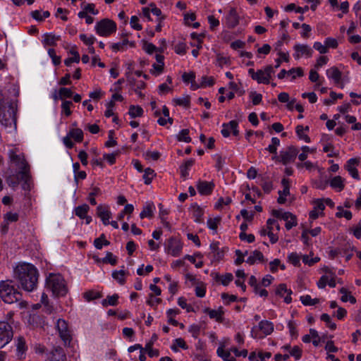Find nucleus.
I'll return each mask as SVG.
<instances>
[{
  "label": "nucleus",
  "mask_w": 361,
  "mask_h": 361,
  "mask_svg": "<svg viewBox=\"0 0 361 361\" xmlns=\"http://www.w3.org/2000/svg\"><path fill=\"white\" fill-rule=\"evenodd\" d=\"M224 348L225 344L221 343L216 350L218 356L221 357L224 361H236L235 358L231 357V351L225 350Z\"/></svg>",
  "instance_id": "25"
},
{
  "label": "nucleus",
  "mask_w": 361,
  "mask_h": 361,
  "mask_svg": "<svg viewBox=\"0 0 361 361\" xmlns=\"http://www.w3.org/2000/svg\"><path fill=\"white\" fill-rule=\"evenodd\" d=\"M59 39L60 36L54 34H45L43 36L42 42L44 45L54 46Z\"/></svg>",
  "instance_id": "29"
},
{
  "label": "nucleus",
  "mask_w": 361,
  "mask_h": 361,
  "mask_svg": "<svg viewBox=\"0 0 361 361\" xmlns=\"http://www.w3.org/2000/svg\"><path fill=\"white\" fill-rule=\"evenodd\" d=\"M330 186L336 191L341 192L345 187L344 178L340 176L334 177L329 181Z\"/></svg>",
  "instance_id": "23"
},
{
  "label": "nucleus",
  "mask_w": 361,
  "mask_h": 361,
  "mask_svg": "<svg viewBox=\"0 0 361 361\" xmlns=\"http://www.w3.org/2000/svg\"><path fill=\"white\" fill-rule=\"evenodd\" d=\"M295 131H296L297 135L298 136V137L300 140H302L306 142H310V138L309 137V136L304 133L305 129L302 126H300V125L297 126L296 128H295Z\"/></svg>",
  "instance_id": "41"
},
{
  "label": "nucleus",
  "mask_w": 361,
  "mask_h": 361,
  "mask_svg": "<svg viewBox=\"0 0 361 361\" xmlns=\"http://www.w3.org/2000/svg\"><path fill=\"white\" fill-rule=\"evenodd\" d=\"M233 276L230 273H227L223 276H219V275L216 276V279L217 281H221V283L224 286H227L233 280Z\"/></svg>",
  "instance_id": "43"
},
{
  "label": "nucleus",
  "mask_w": 361,
  "mask_h": 361,
  "mask_svg": "<svg viewBox=\"0 0 361 361\" xmlns=\"http://www.w3.org/2000/svg\"><path fill=\"white\" fill-rule=\"evenodd\" d=\"M250 97L251 98L254 105L259 104L262 99V95L261 94L257 93L256 92H251L250 93Z\"/></svg>",
  "instance_id": "58"
},
{
  "label": "nucleus",
  "mask_w": 361,
  "mask_h": 361,
  "mask_svg": "<svg viewBox=\"0 0 361 361\" xmlns=\"http://www.w3.org/2000/svg\"><path fill=\"white\" fill-rule=\"evenodd\" d=\"M82 8L85 10L87 13H90L93 15H97L99 13L98 10L95 9V6L94 4H83Z\"/></svg>",
  "instance_id": "56"
},
{
  "label": "nucleus",
  "mask_w": 361,
  "mask_h": 361,
  "mask_svg": "<svg viewBox=\"0 0 361 361\" xmlns=\"http://www.w3.org/2000/svg\"><path fill=\"white\" fill-rule=\"evenodd\" d=\"M326 75L332 79L336 84H339L341 79V72L336 67H331L326 70Z\"/></svg>",
  "instance_id": "24"
},
{
  "label": "nucleus",
  "mask_w": 361,
  "mask_h": 361,
  "mask_svg": "<svg viewBox=\"0 0 361 361\" xmlns=\"http://www.w3.org/2000/svg\"><path fill=\"white\" fill-rule=\"evenodd\" d=\"M248 73L251 78L253 80H257L258 83H269V77L267 76L264 69H260L255 72L254 69L250 68L249 69Z\"/></svg>",
  "instance_id": "13"
},
{
  "label": "nucleus",
  "mask_w": 361,
  "mask_h": 361,
  "mask_svg": "<svg viewBox=\"0 0 361 361\" xmlns=\"http://www.w3.org/2000/svg\"><path fill=\"white\" fill-rule=\"evenodd\" d=\"M183 248V244L176 238H171L166 244V251L173 257L180 255Z\"/></svg>",
  "instance_id": "8"
},
{
  "label": "nucleus",
  "mask_w": 361,
  "mask_h": 361,
  "mask_svg": "<svg viewBox=\"0 0 361 361\" xmlns=\"http://www.w3.org/2000/svg\"><path fill=\"white\" fill-rule=\"evenodd\" d=\"M18 148H13L8 152V156L11 161L15 164L16 166L20 169L21 180H23L22 188L25 190H30V166L27 162L23 153H18Z\"/></svg>",
  "instance_id": "2"
},
{
  "label": "nucleus",
  "mask_w": 361,
  "mask_h": 361,
  "mask_svg": "<svg viewBox=\"0 0 361 361\" xmlns=\"http://www.w3.org/2000/svg\"><path fill=\"white\" fill-rule=\"evenodd\" d=\"M11 281L0 283V297L6 303L11 304L20 300L21 293L11 284Z\"/></svg>",
  "instance_id": "4"
},
{
  "label": "nucleus",
  "mask_w": 361,
  "mask_h": 361,
  "mask_svg": "<svg viewBox=\"0 0 361 361\" xmlns=\"http://www.w3.org/2000/svg\"><path fill=\"white\" fill-rule=\"evenodd\" d=\"M13 274L23 290L30 292L36 288L39 274L32 264L29 263L18 264L14 269Z\"/></svg>",
  "instance_id": "1"
},
{
  "label": "nucleus",
  "mask_w": 361,
  "mask_h": 361,
  "mask_svg": "<svg viewBox=\"0 0 361 361\" xmlns=\"http://www.w3.org/2000/svg\"><path fill=\"white\" fill-rule=\"evenodd\" d=\"M182 78H183V80L185 82H190L191 83V88L192 90H196L199 87V85L197 84H196L195 82V73L191 72V73H184L183 75H182Z\"/></svg>",
  "instance_id": "33"
},
{
  "label": "nucleus",
  "mask_w": 361,
  "mask_h": 361,
  "mask_svg": "<svg viewBox=\"0 0 361 361\" xmlns=\"http://www.w3.org/2000/svg\"><path fill=\"white\" fill-rule=\"evenodd\" d=\"M102 262L103 263H109L111 265H115L117 263V257L111 252H107L106 257L102 259Z\"/></svg>",
  "instance_id": "48"
},
{
  "label": "nucleus",
  "mask_w": 361,
  "mask_h": 361,
  "mask_svg": "<svg viewBox=\"0 0 361 361\" xmlns=\"http://www.w3.org/2000/svg\"><path fill=\"white\" fill-rule=\"evenodd\" d=\"M5 178L7 184L13 188H15L18 185L20 180L23 181L21 180L20 171L18 173H13L11 171V173L7 175Z\"/></svg>",
  "instance_id": "22"
},
{
  "label": "nucleus",
  "mask_w": 361,
  "mask_h": 361,
  "mask_svg": "<svg viewBox=\"0 0 361 361\" xmlns=\"http://www.w3.org/2000/svg\"><path fill=\"white\" fill-rule=\"evenodd\" d=\"M188 134H189V130L188 129L182 130L178 135V140L179 141L185 142H190L191 139L189 137Z\"/></svg>",
  "instance_id": "54"
},
{
  "label": "nucleus",
  "mask_w": 361,
  "mask_h": 361,
  "mask_svg": "<svg viewBox=\"0 0 361 361\" xmlns=\"http://www.w3.org/2000/svg\"><path fill=\"white\" fill-rule=\"evenodd\" d=\"M327 284L330 287H335L336 281L333 278L329 279L328 276H322L317 283V286L319 288H324Z\"/></svg>",
  "instance_id": "31"
},
{
  "label": "nucleus",
  "mask_w": 361,
  "mask_h": 361,
  "mask_svg": "<svg viewBox=\"0 0 361 361\" xmlns=\"http://www.w3.org/2000/svg\"><path fill=\"white\" fill-rule=\"evenodd\" d=\"M173 102L180 106H188L190 104V99L188 97H183L173 99Z\"/></svg>",
  "instance_id": "62"
},
{
  "label": "nucleus",
  "mask_w": 361,
  "mask_h": 361,
  "mask_svg": "<svg viewBox=\"0 0 361 361\" xmlns=\"http://www.w3.org/2000/svg\"><path fill=\"white\" fill-rule=\"evenodd\" d=\"M4 221L7 224L11 222H16L18 220V214L17 213L8 212L4 216Z\"/></svg>",
  "instance_id": "53"
},
{
  "label": "nucleus",
  "mask_w": 361,
  "mask_h": 361,
  "mask_svg": "<svg viewBox=\"0 0 361 361\" xmlns=\"http://www.w3.org/2000/svg\"><path fill=\"white\" fill-rule=\"evenodd\" d=\"M46 288L55 296H64L68 288L63 277L61 274H49L46 279Z\"/></svg>",
  "instance_id": "3"
},
{
  "label": "nucleus",
  "mask_w": 361,
  "mask_h": 361,
  "mask_svg": "<svg viewBox=\"0 0 361 361\" xmlns=\"http://www.w3.org/2000/svg\"><path fill=\"white\" fill-rule=\"evenodd\" d=\"M16 347L18 355H22L26 351L25 341L23 337L18 338Z\"/></svg>",
  "instance_id": "44"
},
{
  "label": "nucleus",
  "mask_w": 361,
  "mask_h": 361,
  "mask_svg": "<svg viewBox=\"0 0 361 361\" xmlns=\"http://www.w3.org/2000/svg\"><path fill=\"white\" fill-rule=\"evenodd\" d=\"M267 235L270 239V241L271 243H275L277 242L279 238L274 233V227H272V224H276V230L279 231L280 230V226L277 223V221L272 219H269L267 222Z\"/></svg>",
  "instance_id": "18"
},
{
  "label": "nucleus",
  "mask_w": 361,
  "mask_h": 361,
  "mask_svg": "<svg viewBox=\"0 0 361 361\" xmlns=\"http://www.w3.org/2000/svg\"><path fill=\"white\" fill-rule=\"evenodd\" d=\"M13 336L12 326L7 322H0V348L7 345Z\"/></svg>",
  "instance_id": "7"
},
{
  "label": "nucleus",
  "mask_w": 361,
  "mask_h": 361,
  "mask_svg": "<svg viewBox=\"0 0 361 361\" xmlns=\"http://www.w3.org/2000/svg\"><path fill=\"white\" fill-rule=\"evenodd\" d=\"M0 123L5 128L9 129L8 132L12 130H16L15 110L11 105L4 107V109H0Z\"/></svg>",
  "instance_id": "5"
},
{
  "label": "nucleus",
  "mask_w": 361,
  "mask_h": 361,
  "mask_svg": "<svg viewBox=\"0 0 361 361\" xmlns=\"http://www.w3.org/2000/svg\"><path fill=\"white\" fill-rule=\"evenodd\" d=\"M97 214L104 225L106 226L109 224V219L111 216V213L107 206L99 205L97 208Z\"/></svg>",
  "instance_id": "15"
},
{
  "label": "nucleus",
  "mask_w": 361,
  "mask_h": 361,
  "mask_svg": "<svg viewBox=\"0 0 361 361\" xmlns=\"http://www.w3.org/2000/svg\"><path fill=\"white\" fill-rule=\"evenodd\" d=\"M80 39L87 45H92L95 42V37L93 36L87 37L85 34L80 35Z\"/></svg>",
  "instance_id": "59"
},
{
  "label": "nucleus",
  "mask_w": 361,
  "mask_h": 361,
  "mask_svg": "<svg viewBox=\"0 0 361 361\" xmlns=\"http://www.w3.org/2000/svg\"><path fill=\"white\" fill-rule=\"evenodd\" d=\"M214 84V78L212 77H207L203 76L202 78V81L200 82V85H199V87H206V86H212Z\"/></svg>",
  "instance_id": "61"
},
{
  "label": "nucleus",
  "mask_w": 361,
  "mask_h": 361,
  "mask_svg": "<svg viewBox=\"0 0 361 361\" xmlns=\"http://www.w3.org/2000/svg\"><path fill=\"white\" fill-rule=\"evenodd\" d=\"M300 301L304 305H314L319 302L318 298H312L309 295H302L300 297Z\"/></svg>",
  "instance_id": "36"
},
{
  "label": "nucleus",
  "mask_w": 361,
  "mask_h": 361,
  "mask_svg": "<svg viewBox=\"0 0 361 361\" xmlns=\"http://www.w3.org/2000/svg\"><path fill=\"white\" fill-rule=\"evenodd\" d=\"M288 261L294 266L300 265V257L296 252H292L288 255Z\"/></svg>",
  "instance_id": "57"
},
{
  "label": "nucleus",
  "mask_w": 361,
  "mask_h": 361,
  "mask_svg": "<svg viewBox=\"0 0 361 361\" xmlns=\"http://www.w3.org/2000/svg\"><path fill=\"white\" fill-rule=\"evenodd\" d=\"M360 165H361V158L354 157L346 162L344 168L354 179L360 180V175L357 169Z\"/></svg>",
  "instance_id": "9"
},
{
  "label": "nucleus",
  "mask_w": 361,
  "mask_h": 361,
  "mask_svg": "<svg viewBox=\"0 0 361 361\" xmlns=\"http://www.w3.org/2000/svg\"><path fill=\"white\" fill-rule=\"evenodd\" d=\"M50 16L49 11H43L42 13L39 11H35L32 12V16L33 18L37 20H42L44 18H48Z\"/></svg>",
  "instance_id": "46"
},
{
  "label": "nucleus",
  "mask_w": 361,
  "mask_h": 361,
  "mask_svg": "<svg viewBox=\"0 0 361 361\" xmlns=\"http://www.w3.org/2000/svg\"><path fill=\"white\" fill-rule=\"evenodd\" d=\"M276 293L277 295H280L281 297L284 298V301L286 303H290L292 300L290 295L292 293L291 290L288 289L286 284L281 283L280 284L276 290Z\"/></svg>",
  "instance_id": "21"
},
{
  "label": "nucleus",
  "mask_w": 361,
  "mask_h": 361,
  "mask_svg": "<svg viewBox=\"0 0 361 361\" xmlns=\"http://www.w3.org/2000/svg\"><path fill=\"white\" fill-rule=\"evenodd\" d=\"M226 23L228 27H235L239 23V16L235 8H231L226 16Z\"/></svg>",
  "instance_id": "17"
},
{
  "label": "nucleus",
  "mask_w": 361,
  "mask_h": 361,
  "mask_svg": "<svg viewBox=\"0 0 361 361\" xmlns=\"http://www.w3.org/2000/svg\"><path fill=\"white\" fill-rule=\"evenodd\" d=\"M196 186L200 194L208 195L212 193L214 184L212 182L199 180Z\"/></svg>",
  "instance_id": "14"
},
{
  "label": "nucleus",
  "mask_w": 361,
  "mask_h": 361,
  "mask_svg": "<svg viewBox=\"0 0 361 361\" xmlns=\"http://www.w3.org/2000/svg\"><path fill=\"white\" fill-rule=\"evenodd\" d=\"M281 183L283 186V189L282 191L279 192V197L277 201L279 204H284L286 201V197L290 194L289 180L286 178H283Z\"/></svg>",
  "instance_id": "20"
},
{
  "label": "nucleus",
  "mask_w": 361,
  "mask_h": 361,
  "mask_svg": "<svg viewBox=\"0 0 361 361\" xmlns=\"http://www.w3.org/2000/svg\"><path fill=\"white\" fill-rule=\"evenodd\" d=\"M109 243H110L109 241L104 239V235H102L101 237L96 238L94 241V245L95 247L97 249H102L103 245H109Z\"/></svg>",
  "instance_id": "50"
},
{
  "label": "nucleus",
  "mask_w": 361,
  "mask_h": 361,
  "mask_svg": "<svg viewBox=\"0 0 361 361\" xmlns=\"http://www.w3.org/2000/svg\"><path fill=\"white\" fill-rule=\"evenodd\" d=\"M220 221H221V218L219 216H216L214 218H209L207 222V226L211 230L216 231L218 225L219 224Z\"/></svg>",
  "instance_id": "42"
},
{
  "label": "nucleus",
  "mask_w": 361,
  "mask_h": 361,
  "mask_svg": "<svg viewBox=\"0 0 361 361\" xmlns=\"http://www.w3.org/2000/svg\"><path fill=\"white\" fill-rule=\"evenodd\" d=\"M97 33L102 37H107L116 30V23L107 18L99 21L95 25Z\"/></svg>",
  "instance_id": "6"
},
{
  "label": "nucleus",
  "mask_w": 361,
  "mask_h": 361,
  "mask_svg": "<svg viewBox=\"0 0 361 361\" xmlns=\"http://www.w3.org/2000/svg\"><path fill=\"white\" fill-rule=\"evenodd\" d=\"M56 326L59 331V336L65 344L69 343L71 339V336L67 322L64 319H59Z\"/></svg>",
  "instance_id": "10"
},
{
  "label": "nucleus",
  "mask_w": 361,
  "mask_h": 361,
  "mask_svg": "<svg viewBox=\"0 0 361 361\" xmlns=\"http://www.w3.org/2000/svg\"><path fill=\"white\" fill-rule=\"evenodd\" d=\"M154 176H155V173H154V170H152L150 168H147L144 171V174H143V179L145 180V183L147 185H149V183H151L152 179L154 178Z\"/></svg>",
  "instance_id": "40"
},
{
  "label": "nucleus",
  "mask_w": 361,
  "mask_h": 361,
  "mask_svg": "<svg viewBox=\"0 0 361 361\" xmlns=\"http://www.w3.org/2000/svg\"><path fill=\"white\" fill-rule=\"evenodd\" d=\"M257 261H259V262L264 261L263 254L260 251H258V250H255L252 252H251L250 255L245 260V262L250 264H253Z\"/></svg>",
  "instance_id": "27"
},
{
  "label": "nucleus",
  "mask_w": 361,
  "mask_h": 361,
  "mask_svg": "<svg viewBox=\"0 0 361 361\" xmlns=\"http://www.w3.org/2000/svg\"><path fill=\"white\" fill-rule=\"evenodd\" d=\"M154 206L153 203H147L146 204L141 213L140 214V216L141 219L144 218H152L153 216V209Z\"/></svg>",
  "instance_id": "32"
},
{
  "label": "nucleus",
  "mask_w": 361,
  "mask_h": 361,
  "mask_svg": "<svg viewBox=\"0 0 361 361\" xmlns=\"http://www.w3.org/2000/svg\"><path fill=\"white\" fill-rule=\"evenodd\" d=\"M156 59L157 63L153 64L152 66L154 71L152 73L159 75L163 71L164 69V56L159 54H157Z\"/></svg>",
  "instance_id": "34"
},
{
  "label": "nucleus",
  "mask_w": 361,
  "mask_h": 361,
  "mask_svg": "<svg viewBox=\"0 0 361 361\" xmlns=\"http://www.w3.org/2000/svg\"><path fill=\"white\" fill-rule=\"evenodd\" d=\"M68 135L77 142H80L83 140V132L78 128L70 129Z\"/></svg>",
  "instance_id": "28"
},
{
  "label": "nucleus",
  "mask_w": 361,
  "mask_h": 361,
  "mask_svg": "<svg viewBox=\"0 0 361 361\" xmlns=\"http://www.w3.org/2000/svg\"><path fill=\"white\" fill-rule=\"evenodd\" d=\"M321 320L326 324V326L331 330L336 328V324L331 321L330 316L328 314L324 313L321 315Z\"/></svg>",
  "instance_id": "45"
},
{
  "label": "nucleus",
  "mask_w": 361,
  "mask_h": 361,
  "mask_svg": "<svg viewBox=\"0 0 361 361\" xmlns=\"http://www.w3.org/2000/svg\"><path fill=\"white\" fill-rule=\"evenodd\" d=\"M190 211L195 218V221L198 223L201 222L204 214L203 209L200 206L195 204L191 207Z\"/></svg>",
  "instance_id": "30"
},
{
  "label": "nucleus",
  "mask_w": 361,
  "mask_h": 361,
  "mask_svg": "<svg viewBox=\"0 0 361 361\" xmlns=\"http://www.w3.org/2000/svg\"><path fill=\"white\" fill-rule=\"evenodd\" d=\"M70 52L73 55V56H71V58L66 59L64 61L65 64L67 66H71L72 63H74V62L78 63L80 61V55L76 50L71 49Z\"/></svg>",
  "instance_id": "39"
},
{
  "label": "nucleus",
  "mask_w": 361,
  "mask_h": 361,
  "mask_svg": "<svg viewBox=\"0 0 361 361\" xmlns=\"http://www.w3.org/2000/svg\"><path fill=\"white\" fill-rule=\"evenodd\" d=\"M73 95V92L71 89L66 87H61L59 90V97L60 99L63 100L66 98H70Z\"/></svg>",
  "instance_id": "47"
},
{
  "label": "nucleus",
  "mask_w": 361,
  "mask_h": 361,
  "mask_svg": "<svg viewBox=\"0 0 361 361\" xmlns=\"http://www.w3.org/2000/svg\"><path fill=\"white\" fill-rule=\"evenodd\" d=\"M295 53L293 56L295 59H299L300 57L305 56L310 57L312 55V49L307 44H295L294 46Z\"/></svg>",
  "instance_id": "12"
},
{
  "label": "nucleus",
  "mask_w": 361,
  "mask_h": 361,
  "mask_svg": "<svg viewBox=\"0 0 361 361\" xmlns=\"http://www.w3.org/2000/svg\"><path fill=\"white\" fill-rule=\"evenodd\" d=\"M258 327L264 336L271 334L274 331V324L267 320L261 321Z\"/></svg>",
  "instance_id": "26"
},
{
  "label": "nucleus",
  "mask_w": 361,
  "mask_h": 361,
  "mask_svg": "<svg viewBox=\"0 0 361 361\" xmlns=\"http://www.w3.org/2000/svg\"><path fill=\"white\" fill-rule=\"evenodd\" d=\"M288 75H291L293 79H295L296 76H302L303 71L301 68H291L288 71Z\"/></svg>",
  "instance_id": "60"
},
{
  "label": "nucleus",
  "mask_w": 361,
  "mask_h": 361,
  "mask_svg": "<svg viewBox=\"0 0 361 361\" xmlns=\"http://www.w3.org/2000/svg\"><path fill=\"white\" fill-rule=\"evenodd\" d=\"M298 153L297 148L293 146L288 147L286 149L280 152V161L284 165L293 162Z\"/></svg>",
  "instance_id": "11"
},
{
  "label": "nucleus",
  "mask_w": 361,
  "mask_h": 361,
  "mask_svg": "<svg viewBox=\"0 0 361 361\" xmlns=\"http://www.w3.org/2000/svg\"><path fill=\"white\" fill-rule=\"evenodd\" d=\"M118 295L114 294L113 295H109L106 299L102 300V305L106 307L108 305H116L118 303Z\"/></svg>",
  "instance_id": "38"
},
{
  "label": "nucleus",
  "mask_w": 361,
  "mask_h": 361,
  "mask_svg": "<svg viewBox=\"0 0 361 361\" xmlns=\"http://www.w3.org/2000/svg\"><path fill=\"white\" fill-rule=\"evenodd\" d=\"M130 24L131 27L136 30H142V25L139 23V19L136 16L131 17Z\"/></svg>",
  "instance_id": "63"
},
{
  "label": "nucleus",
  "mask_w": 361,
  "mask_h": 361,
  "mask_svg": "<svg viewBox=\"0 0 361 361\" xmlns=\"http://www.w3.org/2000/svg\"><path fill=\"white\" fill-rule=\"evenodd\" d=\"M73 105L71 101H64L61 104L62 114L69 116L71 114V106Z\"/></svg>",
  "instance_id": "52"
},
{
  "label": "nucleus",
  "mask_w": 361,
  "mask_h": 361,
  "mask_svg": "<svg viewBox=\"0 0 361 361\" xmlns=\"http://www.w3.org/2000/svg\"><path fill=\"white\" fill-rule=\"evenodd\" d=\"M83 297L87 301L90 302L92 300L100 298L101 295L97 292H95L94 290H89L84 293Z\"/></svg>",
  "instance_id": "51"
},
{
  "label": "nucleus",
  "mask_w": 361,
  "mask_h": 361,
  "mask_svg": "<svg viewBox=\"0 0 361 361\" xmlns=\"http://www.w3.org/2000/svg\"><path fill=\"white\" fill-rule=\"evenodd\" d=\"M238 122L235 121H231L228 123L223 124V128L221 130V134L224 137H228L231 132H233L234 135H238Z\"/></svg>",
  "instance_id": "16"
},
{
  "label": "nucleus",
  "mask_w": 361,
  "mask_h": 361,
  "mask_svg": "<svg viewBox=\"0 0 361 361\" xmlns=\"http://www.w3.org/2000/svg\"><path fill=\"white\" fill-rule=\"evenodd\" d=\"M125 275L126 271L124 269L119 271L116 270L112 272L113 279L117 281L121 285H123L126 282Z\"/></svg>",
  "instance_id": "35"
},
{
  "label": "nucleus",
  "mask_w": 361,
  "mask_h": 361,
  "mask_svg": "<svg viewBox=\"0 0 361 361\" xmlns=\"http://www.w3.org/2000/svg\"><path fill=\"white\" fill-rule=\"evenodd\" d=\"M89 209L90 207L87 204L78 206L75 209V215L80 219H85V223L87 224H89L92 221V217L87 215Z\"/></svg>",
  "instance_id": "19"
},
{
  "label": "nucleus",
  "mask_w": 361,
  "mask_h": 361,
  "mask_svg": "<svg viewBox=\"0 0 361 361\" xmlns=\"http://www.w3.org/2000/svg\"><path fill=\"white\" fill-rule=\"evenodd\" d=\"M128 114L131 118L140 117L142 116L143 109L139 106L132 105L130 106Z\"/></svg>",
  "instance_id": "37"
},
{
  "label": "nucleus",
  "mask_w": 361,
  "mask_h": 361,
  "mask_svg": "<svg viewBox=\"0 0 361 361\" xmlns=\"http://www.w3.org/2000/svg\"><path fill=\"white\" fill-rule=\"evenodd\" d=\"M290 355L294 357L296 360H299L301 357L302 350L298 346H294L290 351Z\"/></svg>",
  "instance_id": "64"
},
{
  "label": "nucleus",
  "mask_w": 361,
  "mask_h": 361,
  "mask_svg": "<svg viewBox=\"0 0 361 361\" xmlns=\"http://www.w3.org/2000/svg\"><path fill=\"white\" fill-rule=\"evenodd\" d=\"M194 164L193 159H189L185 162V164L180 166V172L182 176H186L188 174V171L192 167Z\"/></svg>",
  "instance_id": "49"
},
{
  "label": "nucleus",
  "mask_w": 361,
  "mask_h": 361,
  "mask_svg": "<svg viewBox=\"0 0 361 361\" xmlns=\"http://www.w3.org/2000/svg\"><path fill=\"white\" fill-rule=\"evenodd\" d=\"M177 347H180V348H183V349H187L188 348V345H186L185 341L183 338H176L174 341V344L171 347V348L174 351H177Z\"/></svg>",
  "instance_id": "55"
}]
</instances>
